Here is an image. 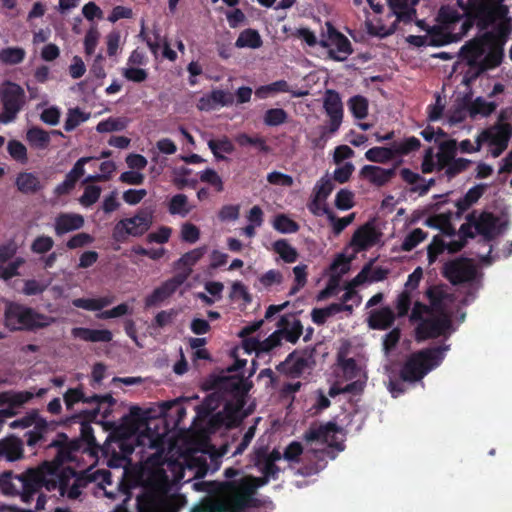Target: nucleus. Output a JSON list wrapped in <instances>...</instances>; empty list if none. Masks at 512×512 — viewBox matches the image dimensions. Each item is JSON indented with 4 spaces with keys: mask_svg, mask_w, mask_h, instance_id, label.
I'll return each instance as SVG.
<instances>
[{
    "mask_svg": "<svg viewBox=\"0 0 512 512\" xmlns=\"http://www.w3.org/2000/svg\"><path fill=\"white\" fill-rule=\"evenodd\" d=\"M158 429L155 420L148 422L135 437L127 440L135 442V447H125L126 441H119L118 447L124 455L110 459L108 465L124 466L126 457L135 450L139 454H147L136 476V482L141 487L137 495L138 512H179L187 503L184 495L178 493L179 482L188 483L204 477L208 472L217 471L221 465V454L203 444L201 448L188 451L181 460H166L163 458L166 430Z\"/></svg>",
    "mask_w": 512,
    "mask_h": 512,
    "instance_id": "f257e3e1",
    "label": "nucleus"
},
{
    "mask_svg": "<svg viewBox=\"0 0 512 512\" xmlns=\"http://www.w3.org/2000/svg\"><path fill=\"white\" fill-rule=\"evenodd\" d=\"M505 0H463L457 3L469 17H464L449 6H443L438 13L439 25L447 42L460 40L471 28V18L476 22L481 37L475 38L460 50V63H465L479 74L501 63L503 46L512 29L511 18Z\"/></svg>",
    "mask_w": 512,
    "mask_h": 512,
    "instance_id": "f03ea898",
    "label": "nucleus"
},
{
    "mask_svg": "<svg viewBox=\"0 0 512 512\" xmlns=\"http://www.w3.org/2000/svg\"><path fill=\"white\" fill-rule=\"evenodd\" d=\"M79 452L75 445L62 446L53 462H44L19 475L4 472L0 475V491L7 496H19L21 501L28 505L35 500L36 511L44 509L46 504V497L41 492L42 487L48 491H58L61 497L78 499L87 484L86 479L78 476L71 468L60 464L77 461Z\"/></svg>",
    "mask_w": 512,
    "mask_h": 512,
    "instance_id": "7ed1b4c3",
    "label": "nucleus"
},
{
    "mask_svg": "<svg viewBox=\"0 0 512 512\" xmlns=\"http://www.w3.org/2000/svg\"><path fill=\"white\" fill-rule=\"evenodd\" d=\"M426 296L430 305L415 302L410 320L418 322L416 336L419 340L435 338L451 334L454 297L445 286H432L427 289Z\"/></svg>",
    "mask_w": 512,
    "mask_h": 512,
    "instance_id": "20e7f679",
    "label": "nucleus"
},
{
    "mask_svg": "<svg viewBox=\"0 0 512 512\" xmlns=\"http://www.w3.org/2000/svg\"><path fill=\"white\" fill-rule=\"evenodd\" d=\"M351 345L343 341L337 352L338 377L350 383L342 385L340 381L329 389V396L334 397L341 393L359 394L363 391L367 375V358L364 355H352Z\"/></svg>",
    "mask_w": 512,
    "mask_h": 512,
    "instance_id": "39448f33",
    "label": "nucleus"
},
{
    "mask_svg": "<svg viewBox=\"0 0 512 512\" xmlns=\"http://www.w3.org/2000/svg\"><path fill=\"white\" fill-rule=\"evenodd\" d=\"M286 325L283 329L274 331L267 338H263L258 334L253 335L263 324V320L245 326L240 332L239 336L243 338L242 349L246 353H255L259 355L263 352H269L277 347L283 338L291 343H295L302 334V324L300 320L293 316L285 319Z\"/></svg>",
    "mask_w": 512,
    "mask_h": 512,
    "instance_id": "423d86ee",
    "label": "nucleus"
},
{
    "mask_svg": "<svg viewBox=\"0 0 512 512\" xmlns=\"http://www.w3.org/2000/svg\"><path fill=\"white\" fill-rule=\"evenodd\" d=\"M467 223L460 228V233L474 237L480 235L483 237L482 246L486 252H477L476 258L483 265H490L498 255L492 256V245L490 241L501 235L507 229V220L504 217H495L491 213H472L467 217Z\"/></svg>",
    "mask_w": 512,
    "mask_h": 512,
    "instance_id": "0eeeda50",
    "label": "nucleus"
},
{
    "mask_svg": "<svg viewBox=\"0 0 512 512\" xmlns=\"http://www.w3.org/2000/svg\"><path fill=\"white\" fill-rule=\"evenodd\" d=\"M220 407V397L211 394L198 406H196V416L193 420V428L201 430L204 434L211 433L221 426L229 427L233 425L240 412V407H232L226 404L221 411L215 412Z\"/></svg>",
    "mask_w": 512,
    "mask_h": 512,
    "instance_id": "6e6552de",
    "label": "nucleus"
},
{
    "mask_svg": "<svg viewBox=\"0 0 512 512\" xmlns=\"http://www.w3.org/2000/svg\"><path fill=\"white\" fill-rule=\"evenodd\" d=\"M449 350V345L428 348L412 354L401 369V378L405 382L420 381L431 370L438 367Z\"/></svg>",
    "mask_w": 512,
    "mask_h": 512,
    "instance_id": "1a4fd4ad",
    "label": "nucleus"
},
{
    "mask_svg": "<svg viewBox=\"0 0 512 512\" xmlns=\"http://www.w3.org/2000/svg\"><path fill=\"white\" fill-rule=\"evenodd\" d=\"M344 434L333 423H327L325 425L312 426L305 433V440L308 448L305 452V456L312 452L316 454V457L323 459L325 455H329V449L335 447L338 451L344 449L343 446Z\"/></svg>",
    "mask_w": 512,
    "mask_h": 512,
    "instance_id": "9d476101",
    "label": "nucleus"
},
{
    "mask_svg": "<svg viewBox=\"0 0 512 512\" xmlns=\"http://www.w3.org/2000/svg\"><path fill=\"white\" fill-rule=\"evenodd\" d=\"M53 322L52 317L39 314L21 304L9 303L5 309V324L11 330L42 328Z\"/></svg>",
    "mask_w": 512,
    "mask_h": 512,
    "instance_id": "9b49d317",
    "label": "nucleus"
},
{
    "mask_svg": "<svg viewBox=\"0 0 512 512\" xmlns=\"http://www.w3.org/2000/svg\"><path fill=\"white\" fill-rule=\"evenodd\" d=\"M444 274L453 284H467L471 294L480 287V276L472 259H458L447 263Z\"/></svg>",
    "mask_w": 512,
    "mask_h": 512,
    "instance_id": "f8f14e48",
    "label": "nucleus"
},
{
    "mask_svg": "<svg viewBox=\"0 0 512 512\" xmlns=\"http://www.w3.org/2000/svg\"><path fill=\"white\" fill-rule=\"evenodd\" d=\"M326 30L322 32L319 45L327 50L329 58L344 61L352 53L349 39L338 32L331 23L326 22Z\"/></svg>",
    "mask_w": 512,
    "mask_h": 512,
    "instance_id": "ddd939ff",
    "label": "nucleus"
},
{
    "mask_svg": "<svg viewBox=\"0 0 512 512\" xmlns=\"http://www.w3.org/2000/svg\"><path fill=\"white\" fill-rule=\"evenodd\" d=\"M511 135V126L500 123L482 131L479 138L481 145L486 146L490 155L496 158L507 148Z\"/></svg>",
    "mask_w": 512,
    "mask_h": 512,
    "instance_id": "4468645a",
    "label": "nucleus"
},
{
    "mask_svg": "<svg viewBox=\"0 0 512 512\" xmlns=\"http://www.w3.org/2000/svg\"><path fill=\"white\" fill-rule=\"evenodd\" d=\"M3 112L0 113V122L7 124L15 120L17 114L25 103L24 90L15 83H6L1 89Z\"/></svg>",
    "mask_w": 512,
    "mask_h": 512,
    "instance_id": "2eb2a0df",
    "label": "nucleus"
},
{
    "mask_svg": "<svg viewBox=\"0 0 512 512\" xmlns=\"http://www.w3.org/2000/svg\"><path fill=\"white\" fill-rule=\"evenodd\" d=\"M9 427L12 429H26L32 427L25 436L27 444L33 446L47 433L49 423L37 410H31L24 417L11 421Z\"/></svg>",
    "mask_w": 512,
    "mask_h": 512,
    "instance_id": "dca6fc26",
    "label": "nucleus"
},
{
    "mask_svg": "<svg viewBox=\"0 0 512 512\" xmlns=\"http://www.w3.org/2000/svg\"><path fill=\"white\" fill-rule=\"evenodd\" d=\"M151 224V213L142 211L133 217L120 220L114 227L113 237L117 241H123L128 236H141L148 231Z\"/></svg>",
    "mask_w": 512,
    "mask_h": 512,
    "instance_id": "f3484780",
    "label": "nucleus"
},
{
    "mask_svg": "<svg viewBox=\"0 0 512 512\" xmlns=\"http://www.w3.org/2000/svg\"><path fill=\"white\" fill-rule=\"evenodd\" d=\"M323 107L329 117V125L324 129L323 137H330L339 130L343 119V104L339 93L327 90L324 94Z\"/></svg>",
    "mask_w": 512,
    "mask_h": 512,
    "instance_id": "a211bd4d",
    "label": "nucleus"
},
{
    "mask_svg": "<svg viewBox=\"0 0 512 512\" xmlns=\"http://www.w3.org/2000/svg\"><path fill=\"white\" fill-rule=\"evenodd\" d=\"M381 239V233L375 228L372 222H367L360 226L353 234L349 248L353 254L368 250L378 244Z\"/></svg>",
    "mask_w": 512,
    "mask_h": 512,
    "instance_id": "6ab92c4d",
    "label": "nucleus"
},
{
    "mask_svg": "<svg viewBox=\"0 0 512 512\" xmlns=\"http://www.w3.org/2000/svg\"><path fill=\"white\" fill-rule=\"evenodd\" d=\"M312 364V355L306 351H295L278 366V370L290 377H299L306 372Z\"/></svg>",
    "mask_w": 512,
    "mask_h": 512,
    "instance_id": "aec40b11",
    "label": "nucleus"
},
{
    "mask_svg": "<svg viewBox=\"0 0 512 512\" xmlns=\"http://www.w3.org/2000/svg\"><path fill=\"white\" fill-rule=\"evenodd\" d=\"M423 277V270L417 267L409 276L404 285V290L398 296L396 301V308L399 316H404L408 313L411 302L414 298V292L419 286Z\"/></svg>",
    "mask_w": 512,
    "mask_h": 512,
    "instance_id": "412c9836",
    "label": "nucleus"
},
{
    "mask_svg": "<svg viewBox=\"0 0 512 512\" xmlns=\"http://www.w3.org/2000/svg\"><path fill=\"white\" fill-rule=\"evenodd\" d=\"M241 354H247L243 349L242 345L235 348L233 356L235 358V364L228 368V373H234L232 375L224 376L221 379L220 387L231 392H239L243 387V375L238 372L244 368L247 363L246 359H241Z\"/></svg>",
    "mask_w": 512,
    "mask_h": 512,
    "instance_id": "4be33fe9",
    "label": "nucleus"
},
{
    "mask_svg": "<svg viewBox=\"0 0 512 512\" xmlns=\"http://www.w3.org/2000/svg\"><path fill=\"white\" fill-rule=\"evenodd\" d=\"M16 248L14 245L0 247V278L10 279L17 275L18 269L24 263L21 257H14Z\"/></svg>",
    "mask_w": 512,
    "mask_h": 512,
    "instance_id": "5701e85b",
    "label": "nucleus"
},
{
    "mask_svg": "<svg viewBox=\"0 0 512 512\" xmlns=\"http://www.w3.org/2000/svg\"><path fill=\"white\" fill-rule=\"evenodd\" d=\"M419 0H388L391 13L396 17V21L404 24L412 23L416 20V9Z\"/></svg>",
    "mask_w": 512,
    "mask_h": 512,
    "instance_id": "b1692460",
    "label": "nucleus"
},
{
    "mask_svg": "<svg viewBox=\"0 0 512 512\" xmlns=\"http://www.w3.org/2000/svg\"><path fill=\"white\" fill-rule=\"evenodd\" d=\"M85 220L81 214L77 213H60L54 220V231L56 235L62 236L64 234L81 229L84 226Z\"/></svg>",
    "mask_w": 512,
    "mask_h": 512,
    "instance_id": "393cba45",
    "label": "nucleus"
},
{
    "mask_svg": "<svg viewBox=\"0 0 512 512\" xmlns=\"http://www.w3.org/2000/svg\"><path fill=\"white\" fill-rule=\"evenodd\" d=\"M395 174V169L382 168L379 166L365 165L361 169V175L374 185L382 186L386 184Z\"/></svg>",
    "mask_w": 512,
    "mask_h": 512,
    "instance_id": "a878e982",
    "label": "nucleus"
},
{
    "mask_svg": "<svg viewBox=\"0 0 512 512\" xmlns=\"http://www.w3.org/2000/svg\"><path fill=\"white\" fill-rule=\"evenodd\" d=\"M115 301V297L112 294H106L103 296L92 297V298H77L72 301L73 306L81 308L87 311H100L105 307H108Z\"/></svg>",
    "mask_w": 512,
    "mask_h": 512,
    "instance_id": "bb28decb",
    "label": "nucleus"
},
{
    "mask_svg": "<svg viewBox=\"0 0 512 512\" xmlns=\"http://www.w3.org/2000/svg\"><path fill=\"white\" fill-rule=\"evenodd\" d=\"M99 402L104 401L109 404H113L115 400L111 395H105V396H99V395H93L90 398H86L81 388H73L68 389L66 393L64 394V402L68 409H71L74 404L78 402Z\"/></svg>",
    "mask_w": 512,
    "mask_h": 512,
    "instance_id": "cd10ccee",
    "label": "nucleus"
},
{
    "mask_svg": "<svg viewBox=\"0 0 512 512\" xmlns=\"http://www.w3.org/2000/svg\"><path fill=\"white\" fill-rule=\"evenodd\" d=\"M285 282L284 275L281 271L276 269H270L265 273L261 274L258 278V284L260 289L268 292H278L283 289Z\"/></svg>",
    "mask_w": 512,
    "mask_h": 512,
    "instance_id": "c85d7f7f",
    "label": "nucleus"
},
{
    "mask_svg": "<svg viewBox=\"0 0 512 512\" xmlns=\"http://www.w3.org/2000/svg\"><path fill=\"white\" fill-rule=\"evenodd\" d=\"M71 334L74 338L88 342H109L112 340V333L107 329L76 327L72 329Z\"/></svg>",
    "mask_w": 512,
    "mask_h": 512,
    "instance_id": "c756f323",
    "label": "nucleus"
},
{
    "mask_svg": "<svg viewBox=\"0 0 512 512\" xmlns=\"http://www.w3.org/2000/svg\"><path fill=\"white\" fill-rule=\"evenodd\" d=\"M394 320L395 315L392 309L383 307L370 313L368 323L373 329L385 330L393 324Z\"/></svg>",
    "mask_w": 512,
    "mask_h": 512,
    "instance_id": "7c9ffc66",
    "label": "nucleus"
},
{
    "mask_svg": "<svg viewBox=\"0 0 512 512\" xmlns=\"http://www.w3.org/2000/svg\"><path fill=\"white\" fill-rule=\"evenodd\" d=\"M22 442L10 437L0 441V460L13 462L22 457Z\"/></svg>",
    "mask_w": 512,
    "mask_h": 512,
    "instance_id": "2f4dec72",
    "label": "nucleus"
},
{
    "mask_svg": "<svg viewBox=\"0 0 512 512\" xmlns=\"http://www.w3.org/2000/svg\"><path fill=\"white\" fill-rule=\"evenodd\" d=\"M457 152V142L455 140L444 141L440 144L439 151L436 153L435 160L438 170L446 167L455 158Z\"/></svg>",
    "mask_w": 512,
    "mask_h": 512,
    "instance_id": "473e14b6",
    "label": "nucleus"
},
{
    "mask_svg": "<svg viewBox=\"0 0 512 512\" xmlns=\"http://www.w3.org/2000/svg\"><path fill=\"white\" fill-rule=\"evenodd\" d=\"M388 275V270L377 267L371 269L369 265L365 266L356 277L352 279V285H361L364 283H373L384 280Z\"/></svg>",
    "mask_w": 512,
    "mask_h": 512,
    "instance_id": "72a5a7b5",
    "label": "nucleus"
},
{
    "mask_svg": "<svg viewBox=\"0 0 512 512\" xmlns=\"http://www.w3.org/2000/svg\"><path fill=\"white\" fill-rule=\"evenodd\" d=\"M207 144L215 159L218 161L226 160L225 155L233 153L235 149L232 141L226 136L218 139H210Z\"/></svg>",
    "mask_w": 512,
    "mask_h": 512,
    "instance_id": "f704fd0d",
    "label": "nucleus"
},
{
    "mask_svg": "<svg viewBox=\"0 0 512 512\" xmlns=\"http://www.w3.org/2000/svg\"><path fill=\"white\" fill-rule=\"evenodd\" d=\"M235 46L237 48L257 49L262 46V39L257 30L246 29L240 33Z\"/></svg>",
    "mask_w": 512,
    "mask_h": 512,
    "instance_id": "c9c22d12",
    "label": "nucleus"
},
{
    "mask_svg": "<svg viewBox=\"0 0 512 512\" xmlns=\"http://www.w3.org/2000/svg\"><path fill=\"white\" fill-rule=\"evenodd\" d=\"M193 207L189 204L188 198L184 194L174 195L168 203V211L171 215L187 216Z\"/></svg>",
    "mask_w": 512,
    "mask_h": 512,
    "instance_id": "e433bc0d",
    "label": "nucleus"
},
{
    "mask_svg": "<svg viewBox=\"0 0 512 512\" xmlns=\"http://www.w3.org/2000/svg\"><path fill=\"white\" fill-rule=\"evenodd\" d=\"M272 247L285 263H294L298 258L296 248L285 239L275 241Z\"/></svg>",
    "mask_w": 512,
    "mask_h": 512,
    "instance_id": "4c0bfd02",
    "label": "nucleus"
},
{
    "mask_svg": "<svg viewBox=\"0 0 512 512\" xmlns=\"http://www.w3.org/2000/svg\"><path fill=\"white\" fill-rule=\"evenodd\" d=\"M129 124L126 117H109L100 121L96 126L98 133L118 132L124 130Z\"/></svg>",
    "mask_w": 512,
    "mask_h": 512,
    "instance_id": "58836bf2",
    "label": "nucleus"
},
{
    "mask_svg": "<svg viewBox=\"0 0 512 512\" xmlns=\"http://www.w3.org/2000/svg\"><path fill=\"white\" fill-rule=\"evenodd\" d=\"M391 145L394 156L398 157L418 150L420 147V140L412 136L402 140L394 141Z\"/></svg>",
    "mask_w": 512,
    "mask_h": 512,
    "instance_id": "ea45409f",
    "label": "nucleus"
},
{
    "mask_svg": "<svg viewBox=\"0 0 512 512\" xmlns=\"http://www.w3.org/2000/svg\"><path fill=\"white\" fill-rule=\"evenodd\" d=\"M16 186L23 193H34L40 188V182L35 174L24 172L17 176Z\"/></svg>",
    "mask_w": 512,
    "mask_h": 512,
    "instance_id": "a19ab883",
    "label": "nucleus"
},
{
    "mask_svg": "<svg viewBox=\"0 0 512 512\" xmlns=\"http://www.w3.org/2000/svg\"><path fill=\"white\" fill-rule=\"evenodd\" d=\"M27 140L37 149H45L50 143V134L41 128L33 127L27 131Z\"/></svg>",
    "mask_w": 512,
    "mask_h": 512,
    "instance_id": "79ce46f5",
    "label": "nucleus"
},
{
    "mask_svg": "<svg viewBox=\"0 0 512 512\" xmlns=\"http://www.w3.org/2000/svg\"><path fill=\"white\" fill-rule=\"evenodd\" d=\"M90 118V113L84 112L79 108H71L67 112L64 123V129L67 132L74 130L80 124L86 122Z\"/></svg>",
    "mask_w": 512,
    "mask_h": 512,
    "instance_id": "37998d69",
    "label": "nucleus"
},
{
    "mask_svg": "<svg viewBox=\"0 0 512 512\" xmlns=\"http://www.w3.org/2000/svg\"><path fill=\"white\" fill-rule=\"evenodd\" d=\"M365 158L370 162L385 163L395 158V156L391 145L390 147L370 148L366 151Z\"/></svg>",
    "mask_w": 512,
    "mask_h": 512,
    "instance_id": "c03bdc74",
    "label": "nucleus"
},
{
    "mask_svg": "<svg viewBox=\"0 0 512 512\" xmlns=\"http://www.w3.org/2000/svg\"><path fill=\"white\" fill-rule=\"evenodd\" d=\"M25 55V50L20 47H8L0 51V61L3 64L15 65L21 63Z\"/></svg>",
    "mask_w": 512,
    "mask_h": 512,
    "instance_id": "a18cd8bd",
    "label": "nucleus"
},
{
    "mask_svg": "<svg viewBox=\"0 0 512 512\" xmlns=\"http://www.w3.org/2000/svg\"><path fill=\"white\" fill-rule=\"evenodd\" d=\"M139 36L146 42L154 55H157L158 51L162 49L163 42H167L165 38L161 37L158 31H154L152 36L148 35L145 31L144 23H142Z\"/></svg>",
    "mask_w": 512,
    "mask_h": 512,
    "instance_id": "49530a36",
    "label": "nucleus"
},
{
    "mask_svg": "<svg viewBox=\"0 0 512 512\" xmlns=\"http://www.w3.org/2000/svg\"><path fill=\"white\" fill-rule=\"evenodd\" d=\"M273 227L283 234H291L299 230V225L284 214L277 215L274 218Z\"/></svg>",
    "mask_w": 512,
    "mask_h": 512,
    "instance_id": "de8ad7c7",
    "label": "nucleus"
},
{
    "mask_svg": "<svg viewBox=\"0 0 512 512\" xmlns=\"http://www.w3.org/2000/svg\"><path fill=\"white\" fill-rule=\"evenodd\" d=\"M427 237V234L420 228H416L408 233L402 241L401 250L411 251L418 246Z\"/></svg>",
    "mask_w": 512,
    "mask_h": 512,
    "instance_id": "09e8293b",
    "label": "nucleus"
},
{
    "mask_svg": "<svg viewBox=\"0 0 512 512\" xmlns=\"http://www.w3.org/2000/svg\"><path fill=\"white\" fill-rule=\"evenodd\" d=\"M289 85L284 80H279L268 85L261 86L256 89L255 95L260 99H265L269 95L278 92H288Z\"/></svg>",
    "mask_w": 512,
    "mask_h": 512,
    "instance_id": "8fccbe9b",
    "label": "nucleus"
},
{
    "mask_svg": "<svg viewBox=\"0 0 512 512\" xmlns=\"http://www.w3.org/2000/svg\"><path fill=\"white\" fill-rule=\"evenodd\" d=\"M307 265L299 264L293 267V275H294V285L291 287L289 291V295L292 296L296 294L300 289H302L307 283Z\"/></svg>",
    "mask_w": 512,
    "mask_h": 512,
    "instance_id": "3c124183",
    "label": "nucleus"
},
{
    "mask_svg": "<svg viewBox=\"0 0 512 512\" xmlns=\"http://www.w3.org/2000/svg\"><path fill=\"white\" fill-rule=\"evenodd\" d=\"M349 108L354 117L364 119L368 114V101L363 96L357 95L349 100Z\"/></svg>",
    "mask_w": 512,
    "mask_h": 512,
    "instance_id": "603ef678",
    "label": "nucleus"
},
{
    "mask_svg": "<svg viewBox=\"0 0 512 512\" xmlns=\"http://www.w3.org/2000/svg\"><path fill=\"white\" fill-rule=\"evenodd\" d=\"M333 189V180L328 174H326L325 176L321 177L320 180L315 184L313 194L317 198L327 199Z\"/></svg>",
    "mask_w": 512,
    "mask_h": 512,
    "instance_id": "864d4df0",
    "label": "nucleus"
},
{
    "mask_svg": "<svg viewBox=\"0 0 512 512\" xmlns=\"http://www.w3.org/2000/svg\"><path fill=\"white\" fill-rule=\"evenodd\" d=\"M122 76L131 82L142 83L148 77L146 69L137 66H125L121 70Z\"/></svg>",
    "mask_w": 512,
    "mask_h": 512,
    "instance_id": "5fc2aeb1",
    "label": "nucleus"
},
{
    "mask_svg": "<svg viewBox=\"0 0 512 512\" xmlns=\"http://www.w3.org/2000/svg\"><path fill=\"white\" fill-rule=\"evenodd\" d=\"M287 117L282 108H272L265 112L263 120L267 126H279L286 122Z\"/></svg>",
    "mask_w": 512,
    "mask_h": 512,
    "instance_id": "6e6d98bb",
    "label": "nucleus"
},
{
    "mask_svg": "<svg viewBox=\"0 0 512 512\" xmlns=\"http://www.w3.org/2000/svg\"><path fill=\"white\" fill-rule=\"evenodd\" d=\"M101 191H102V189L99 186L88 185L85 188V190H84L83 194L81 195V197L79 198V203L83 207H90V206H92L93 204H95L99 200Z\"/></svg>",
    "mask_w": 512,
    "mask_h": 512,
    "instance_id": "4d7b16f0",
    "label": "nucleus"
},
{
    "mask_svg": "<svg viewBox=\"0 0 512 512\" xmlns=\"http://www.w3.org/2000/svg\"><path fill=\"white\" fill-rule=\"evenodd\" d=\"M7 150L9 155L22 164L27 162V149L24 144L17 140H11L8 142Z\"/></svg>",
    "mask_w": 512,
    "mask_h": 512,
    "instance_id": "13d9d810",
    "label": "nucleus"
},
{
    "mask_svg": "<svg viewBox=\"0 0 512 512\" xmlns=\"http://www.w3.org/2000/svg\"><path fill=\"white\" fill-rule=\"evenodd\" d=\"M199 178L202 182L208 183L214 187L218 192H221L224 189L222 178L214 169L208 168L201 171Z\"/></svg>",
    "mask_w": 512,
    "mask_h": 512,
    "instance_id": "bf43d9fd",
    "label": "nucleus"
},
{
    "mask_svg": "<svg viewBox=\"0 0 512 512\" xmlns=\"http://www.w3.org/2000/svg\"><path fill=\"white\" fill-rule=\"evenodd\" d=\"M100 32L96 25H92L86 32L84 38V50L87 55H92L98 45Z\"/></svg>",
    "mask_w": 512,
    "mask_h": 512,
    "instance_id": "052dcab7",
    "label": "nucleus"
},
{
    "mask_svg": "<svg viewBox=\"0 0 512 512\" xmlns=\"http://www.w3.org/2000/svg\"><path fill=\"white\" fill-rule=\"evenodd\" d=\"M350 262L351 258H347L344 254H339L330 266L332 276L339 278L344 275L350 268Z\"/></svg>",
    "mask_w": 512,
    "mask_h": 512,
    "instance_id": "680f3d73",
    "label": "nucleus"
},
{
    "mask_svg": "<svg viewBox=\"0 0 512 512\" xmlns=\"http://www.w3.org/2000/svg\"><path fill=\"white\" fill-rule=\"evenodd\" d=\"M207 247L201 246L185 253L179 260L183 266L192 267L195 265L205 254Z\"/></svg>",
    "mask_w": 512,
    "mask_h": 512,
    "instance_id": "e2e57ef3",
    "label": "nucleus"
},
{
    "mask_svg": "<svg viewBox=\"0 0 512 512\" xmlns=\"http://www.w3.org/2000/svg\"><path fill=\"white\" fill-rule=\"evenodd\" d=\"M335 206L340 210H348L354 206V194L347 189L338 191L335 197Z\"/></svg>",
    "mask_w": 512,
    "mask_h": 512,
    "instance_id": "0e129e2a",
    "label": "nucleus"
},
{
    "mask_svg": "<svg viewBox=\"0 0 512 512\" xmlns=\"http://www.w3.org/2000/svg\"><path fill=\"white\" fill-rule=\"evenodd\" d=\"M54 240L50 236L41 235L35 238L31 244V250L36 254H43L52 249Z\"/></svg>",
    "mask_w": 512,
    "mask_h": 512,
    "instance_id": "69168bd1",
    "label": "nucleus"
},
{
    "mask_svg": "<svg viewBox=\"0 0 512 512\" xmlns=\"http://www.w3.org/2000/svg\"><path fill=\"white\" fill-rule=\"evenodd\" d=\"M309 211L315 216H323L332 213V211L326 205V199H320L313 195V199L308 204Z\"/></svg>",
    "mask_w": 512,
    "mask_h": 512,
    "instance_id": "338daca9",
    "label": "nucleus"
},
{
    "mask_svg": "<svg viewBox=\"0 0 512 512\" xmlns=\"http://www.w3.org/2000/svg\"><path fill=\"white\" fill-rule=\"evenodd\" d=\"M471 164V161L465 158H454L452 162L446 167L445 173L447 176L453 177L456 174L466 170L469 165Z\"/></svg>",
    "mask_w": 512,
    "mask_h": 512,
    "instance_id": "774afa93",
    "label": "nucleus"
}]
</instances>
